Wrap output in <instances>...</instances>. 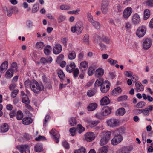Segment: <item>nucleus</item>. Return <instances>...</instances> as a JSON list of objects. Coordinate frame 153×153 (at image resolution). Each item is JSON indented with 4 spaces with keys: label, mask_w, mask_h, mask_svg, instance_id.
<instances>
[{
    "label": "nucleus",
    "mask_w": 153,
    "mask_h": 153,
    "mask_svg": "<svg viewBox=\"0 0 153 153\" xmlns=\"http://www.w3.org/2000/svg\"><path fill=\"white\" fill-rule=\"evenodd\" d=\"M132 12V8L130 7H128L124 10L123 17L125 19H127L131 15Z\"/></svg>",
    "instance_id": "9b49d317"
},
{
    "label": "nucleus",
    "mask_w": 153,
    "mask_h": 153,
    "mask_svg": "<svg viewBox=\"0 0 153 153\" xmlns=\"http://www.w3.org/2000/svg\"><path fill=\"white\" fill-rule=\"evenodd\" d=\"M145 3L149 6L153 7V0H146L145 1Z\"/></svg>",
    "instance_id": "e2e57ef3"
},
{
    "label": "nucleus",
    "mask_w": 153,
    "mask_h": 153,
    "mask_svg": "<svg viewBox=\"0 0 153 153\" xmlns=\"http://www.w3.org/2000/svg\"><path fill=\"white\" fill-rule=\"evenodd\" d=\"M109 2L108 0H102L101 6H108Z\"/></svg>",
    "instance_id": "680f3d73"
},
{
    "label": "nucleus",
    "mask_w": 153,
    "mask_h": 153,
    "mask_svg": "<svg viewBox=\"0 0 153 153\" xmlns=\"http://www.w3.org/2000/svg\"><path fill=\"white\" fill-rule=\"evenodd\" d=\"M86 122L88 123L91 127H94L97 126L99 123V121L97 120H86Z\"/></svg>",
    "instance_id": "a878e982"
},
{
    "label": "nucleus",
    "mask_w": 153,
    "mask_h": 153,
    "mask_svg": "<svg viewBox=\"0 0 153 153\" xmlns=\"http://www.w3.org/2000/svg\"><path fill=\"white\" fill-rule=\"evenodd\" d=\"M123 140V137L121 135L117 134L115 135L111 140L112 144L113 145H116L120 143Z\"/></svg>",
    "instance_id": "423d86ee"
},
{
    "label": "nucleus",
    "mask_w": 153,
    "mask_h": 153,
    "mask_svg": "<svg viewBox=\"0 0 153 153\" xmlns=\"http://www.w3.org/2000/svg\"><path fill=\"white\" fill-rule=\"evenodd\" d=\"M31 90L34 93L39 94L44 90V87L42 83H39L36 81H33L31 84Z\"/></svg>",
    "instance_id": "f257e3e1"
},
{
    "label": "nucleus",
    "mask_w": 153,
    "mask_h": 153,
    "mask_svg": "<svg viewBox=\"0 0 153 153\" xmlns=\"http://www.w3.org/2000/svg\"><path fill=\"white\" fill-rule=\"evenodd\" d=\"M80 11V10L79 9H77L75 10L68 11L67 12V13L68 14H70L77 15L79 14V13Z\"/></svg>",
    "instance_id": "bf43d9fd"
},
{
    "label": "nucleus",
    "mask_w": 153,
    "mask_h": 153,
    "mask_svg": "<svg viewBox=\"0 0 153 153\" xmlns=\"http://www.w3.org/2000/svg\"><path fill=\"white\" fill-rule=\"evenodd\" d=\"M83 41L84 42L88 44H89V36L88 34H86L84 36Z\"/></svg>",
    "instance_id": "5fc2aeb1"
},
{
    "label": "nucleus",
    "mask_w": 153,
    "mask_h": 153,
    "mask_svg": "<svg viewBox=\"0 0 153 153\" xmlns=\"http://www.w3.org/2000/svg\"><path fill=\"white\" fill-rule=\"evenodd\" d=\"M110 100L108 98L105 96L102 98L100 100V104L102 105H107L109 103Z\"/></svg>",
    "instance_id": "5701e85b"
},
{
    "label": "nucleus",
    "mask_w": 153,
    "mask_h": 153,
    "mask_svg": "<svg viewBox=\"0 0 153 153\" xmlns=\"http://www.w3.org/2000/svg\"><path fill=\"white\" fill-rule=\"evenodd\" d=\"M95 137L94 133L93 132H89L86 133L85 135V139L88 142L92 141Z\"/></svg>",
    "instance_id": "f8f14e48"
},
{
    "label": "nucleus",
    "mask_w": 153,
    "mask_h": 153,
    "mask_svg": "<svg viewBox=\"0 0 153 153\" xmlns=\"http://www.w3.org/2000/svg\"><path fill=\"white\" fill-rule=\"evenodd\" d=\"M96 68V66L94 65H92L88 68L87 73L89 76H91L94 74Z\"/></svg>",
    "instance_id": "412c9836"
},
{
    "label": "nucleus",
    "mask_w": 153,
    "mask_h": 153,
    "mask_svg": "<svg viewBox=\"0 0 153 153\" xmlns=\"http://www.w3.org/2000/svg\"><path fill=\"white\" fill-rule=\"evenodd\" d=\"M104 83H105V82H103L102 79H99L96 81L94 86L95 87H97L100 86L101 87Z\"/></svg>",
    "instance_id": "2f4dec72"
},
{
    "label": "nucleus",
    "mask_w": 153,
    "mask_h": 153,
    "mask_svg": "<svg viewBox=\"0 0 153 153\" xmlns=\"http://www.w3.org/2000/svg\"><path fill=\"white\" fill-rule=\"evenodd\" d=\"M127 98L128 97L126 95H124L119 97L117 98V100L118 101H125L127 99Z\"/></svg>",
    "instance_id": "6e6d98bb"
},
{
    "label": "nucleus",
    "mask_w": 153,
    "mask_h": 153,
    "mask_svg": "<svg viewBox=\"0 0 153 153\" xmlns=\"http://www.w3.org/2000/svg\"><path fill=\"white\" fill-rule=\"evenodd\" d=\"M62 50V47L59 44H57L54 46L53 49V52L55 54L59 53Z\"/></svg>",
    "instance_id": "f3484780"
},
{
    "label": "nucleus",
    "mask_w": 153,
    "mask_h": 153,
    "mask_svg": "<svg viewBox=\"0 0 153 153\" xmlns=\"http://www.w3.org/2000/svg\"><path fill=\"white\" fill-rule=\"evenodd\" d=\"M8 64L7 61H5L0 66L1 72H2L3 71L6 70L8 67Z\"/></svg>",
    "instance_id": "7c9ffc66"
},
{
    "label": "nucleus",
    "mask_w": 153,
    "mask_h": 153,
    "mask_svg": "<svg viewBox=\"0 0 153 153\" xmlns=\"http://www.w3.org/2000/svg\"><path fill=\"white\" fill-rule=\"evenodd\" d=\"M66 17L65 15L62 14H60L57 18L58 22V23H60L64 21Z\"/></svg>",
    "instance_id": "79ce46f5"
},
{
    "label": "nucleus",
    "mask_w": 153,
    "mask_h": 153,
    "mask_svg": "<svg viewBox=\"0 0 153 153\" xmlns=\"http://www.w3.org/2000/svg\"><path fill=\"white\" fill-rule=\"evenodd\" d=\"M142 97L144 99H147L149 102H151L153 101V98L152 97L150 96L149 95L146 96L144 93L142 94Z\"/></svg>",
    "instance_id": "ea45409f"
},
{
    "label": "nucleus",
    "mask_w": 153,
    "mask_h": 153,
    "mask_svg": "<svg viewBox=\"0 0 153 153\" xmlns=\"http://www.w3.org/2000/svg\"><path fill=\"white\" fill-rule=\"evenodd\" d=\"M101 134L103 135V137L107 139H108L109 140H110L111 135L110 131H104L102 132Z\"/></svg>",
    "instance_id": "c85d7f7f"
},
{
    "label": "nucleus",
    "mask_w": 153,
    "mask_h": 153,
    "mask_svg": "<svg viewBox=\"0 0 153 153\" xmlns=\"http://www.w3.org/2000/svg\"><path fill=\"white\" fill-rule=\"evenodd\" d=\"M14 71L12 68L9 69L6 72L5 77L7 79L11 78L13 75Z\"/></svg>",
    "instance_id": "4be33fe9"
},
{
    "label": "nucleus",
    "mask_w": 153,
    "mask_h": 153,
    "mask_svg": "<svg viewBox=\"0 0 153 153\" xmlns=\"http://www.w3.org/2000/svg\"><path fill=\"white\" fill-rule=\"evenodd\" d=\"M58 74L59 78L61 79H63L65 77V74L63 71L60 70L58 72Z\"/></svg>",
    "instance_id": "4d7b16f0"
},
{
    "label": "nucleus",
    "mask_w": 153,
    "mask_h": 153,
    "mask_svg": "<svg viewBox=\"0 0 153 153\" xmlns=\"http://www.w3.org/2000/svg\"><path fill=\"white\" fill-rule=\"evenodd\" d=\"M60 8L62 10H70L71 7L69 5L66 4H63L60 6Z\"/></svg>",
    "instance_id": "37998d69"
},
{
    "label": "nucleus",
    "mask_w": 153,
    "mask_h": 153,
    "mask_svg": "<svg viewBox=\"0 0 153 153\" xmlns=\"http://www.w3.org/2000/svg\"><path fill=\"white\" fill-rule=\"evenodd\" d=\"M19 92V90L18 89L15 90H13L11 93V97L13 98L15 97Z\"/></svg>",
    "instance_id": "69168bd1"
},
{
    "label": "nucleus",
    "mask_w": 153,
    "mask_h": 153,
    "mask_svg": "<svg viewBox=\"0 0 153 153\" xmlns=\"http://www.w3.org/2000/svg\"><path fill=\"white\" fill-rule=\"evenodd\" d=\"M91 23L95 29H99L100 28V25L98 22L94 20Z\"/></svg>",
    "instance_id": "c9c22d12"
},
{
    "label": "nucleus",
    "mask_w": 153,
    "mask_h": 153,
    "mask_svg": "<svg viewBox=\"0 0 153 153\" xmlns=\"http://www.w3.org/2000/svg\"><path fill=\"white\" fill-rule=\"evenodd\" d=\"M23 117V114L20 111H18L17 114V118L18 120H21Z\"/></svg>",
    "instance_id": "c03bdc74"
},
{
    "label": "nucleus",
    "mask_w": 153,
    "mask_h": 153,
    "mask_svg": "<svg viewBox=\"0 0 153 153\" xmlns=\"http://www.w3.org/2000/svg\"><path fill=\"white\" fill-rule=\"evenodd\" d=\"M152 45V41L149 38H146L144 39L143 44V48L145 50L149 49Z\"/></svg>",
    "instance_id": "9d476101"
},
{
    "label": "nucleus",
    "mask_w": 153,
    "mask_h": 153,
    "mask_svg": "<svg viewBox=\"0 0 153 153\" xmlns=\"http://www.w3.org/2000/svg\"><path fill=\"white\" fill-rule=\"evenodd\" d=\"M33 22L29 20L27 22V25L29 28H32L33 26Z\"/></svg>",
    "instance_id": "774afa93"
},
{
    "label": "nucleus",
    "mask_w": 153,
    "mask_h": 153,
    "mask_svg": "<svg viewBox=\"0 0 153 153\" xmlns=\"http://www.w3.org/2000/svg\"><path fill=\"white\" fill-rule=\"evenodd\" d=\"M108 9V6H101V10L103 14H106Z\"/></svg>",
    "instance_id": "8fccbe9b"
},
{
    "label": "nucleus",
    "mask_w": 153,
    "mask_h": 153,
    "mask_svg": "<svg viewBox=\"0 0 153 153\" xmlns=\"http://www.w3.org/2000/svg\"><path fill=\"white\" fill-rule=\"evenodd\" d=\"M125 128L124 127H121L118 129L116 131L118 132L119 135L123 134L125 133Z\"/></svg>",
    "instance_id": "13d9d810"
},
{
    "label": "nucleus",
    "mask_w": 153,
    "mask_h": 153,
    "mask_svg": "<svg viewBox=\"0 0 153 153\" xmlns=\"http://www.w3.org/2000/svg\"><path fill=\"white\" fill-rule=\"evenodd\" d=\"M76 65L74 62L71 63L69 65H67L66 67V70L68 72H72L75 68Z\"/></svg>",
    "instance_id": "6ab92c4d"
},
{
    "label": "nucleus",
    "mask_w": 153,
    "mask_h": 153,
    "mask_svg": "<svg viewBox=\"0 0 153 153\" xmlns=\"http://www.w3.org/2000/svg\"><path fill=\"white\" fill-rule=\"evenodd\" d=\"M43 147L42 144L38 143L34 147L35 151L37 152H39L42 150Z\"/></svg>",
    "instance_id": "c756f323"
},
{
    "label": "nucleus",
    "mask_w": 153,
    "mask_h": 153,
    "mask_svg": "<svg viewBox=\"0 0 153 153\" xmlns=\"http://www.w3.org/2000/svg\"><path fill=\"white\" fill-rule=\"evenodd\" d=\"M83 29V25L82 22H78L75 25L71 28V31L73 33H76L77 34H80Z\"/></svg>",
    "instance_id": "f03ea898"
},
{
    "label": "nucleus",
    "mask_w": 153,
    "mask_h": 153,
    "mask_svg": "<svg viewBox=\"0 0 153 153\" xmlns=\"http://www.w3.org/2000/svg\"><path fill=\"white\" fill-rule=\"evenodd\" d=\"M51 47L49 45H47L45 47L44 50V52L45 54L46 55H48L49 54L50 52V51L51 50Z\"/></svg>",
    "instance_id": "a19ab883"
},
{
    "label": "nucleus",
    "mask_w": 153,
    "mask_h": 153,
    "mask_svg": "<svg viewBox=\"0 0 153 153\" xmlns=\"http://www.w3.org/2000/svg\"><path fill=\"white\" fill-rule=\"evenodd\" d=\"M108 81H105V83L101 87L100 90L101 92L103 93L107 92L109 89L110 85Z\"/></svg>",
    "instance_id": "1a4fd4ad"
},
{
    "label": "nucleus",
    "mask_w": 153,
    "mask_h": 153,
    "mask_svg": "<svg viewBox=\"0 0 153 153\" xmlns=\"http://www.w3.org/2000/svg\"><path fill=\"white\" fill-rule=\"evenodd\" d=\"M68 59L71 60L74 59L76 57L75 52L73 50L70 51L68 54Z\"/></svg>",
    "instance_id": "393cba45"
},
{
    "label": "nucleus",
    "mask_w": 153,
    "mask_h": 153,
    "mask_svg": "<svg viewBox=\"0 0 153 153\" xmlns=\"http://www.w3.org/2000/svg\"><path fill=\"white\" fill-rule=\"evenodd\" d=\"M108 149V146H105L100 148L98 150V153H106Z\"/></svg>",
    "instance_id": "e433bc0d"
},
{
    "label": "nucleus",
    "mask_w": 153,
    "mask_h": 153,
    "mask_svg": "<svg viewBox=\"0 0 153 153\" xmlns=\"http://www.w3.org/2000/svg\"><path fill=\"white\" fill-rule=\"evenodd\" d=\"M84 54L83 52H81L78 55L77 57L78 60L79 61H81L84 60Z\"/></svg>",
    "instance_id": "49530a36"
},
{
    "label": "nucleus",
    "mask_w": 153,
    "mask_h": 153,
    "mask_svg": "<svg viewBox=\"0 0 153 153\" xmlns=\"http://www.w3.org/2000/svg\"><path fill=\"white\" fill-rule=\"evenodd\" d=\"M141 22V19L140 16L137 13L133 15L132 17L131 22L135 25H138Z\"/></svg>",
    "instance_id": "0eeeda50"
},
{
    "label": "nucleus",
    "mask_w": 153,
    "mask_h": 153,
    "mask_svg": "<svg viewBox=\"0 0 153 153\" xmlns=\"http://www.w3.org/2000/svg\"><path fill=\"white\" fill-rule=\"evenodd\" d=\"M70 125L72 126H74L76 124V119L73 117L71 118L69 120Z\"/></svg>",
    "instance_id": "09e8293b"
},
{
    "label": "nucleus",
    "mask_w": 153,
    "mask_h": 153,
    "mask_svg": "<svg viewBox=\"0 0 153 153\" xmlns=\"http://www.w3.org/2000/svg\"><path fill=\"white\" fill-rule=\"evenodd\" d=\"M35 47L37 49L42 50L44 47V45L43 42L40 41L36 43Z\"/></svg>",
    "instance_id": "72a5a7b5"
},
{
    "label": "nucleus",
    "mask_w": 153,
    "mask_h": 153,
    "mask_svg": "<svg viewBox=\"0 0 153 153\" xmlns=\"http://www.w3.org/2000/svg\"><path fill=\"white\" fill-rule=\"evenodd\" d=\"M50 133L52 135V137L54 139L56 143H58L59 142V138L60 136L58 132L55 129H52L50 131Z\"/></svg>",
    "instance_id": "6e6552de"
},
{
    "label": "nucleus",
    "mask_w": 153,
    "mask_h": 153,
    "mask_svg": "<svg viewBox=\"0 0 153 153\" xmlns=\"http://www.w3.org/2000/svg\"><path fill=\"white\" fill-rule=\"evenodd\" d=\"M111 109L110 108L106 106L103 107L101 109V114L104 116L108 115L111 112Z\"/></svg>",
    "instance_id": "4468645a"
},
{
    "label": "nucleus",
    "mask_w": 153,
    "mask_h": 153,
    "mask_svg": "<svg viewBox=\"0 0 153 153\" xmlns=\"http://www.w3.org/2000/svg\"><path fill=\"white\" fill-rule=\"evenodd\" d=\"M87 16L88 20L90 22H91L94 20L93 19V17L92 15L90 13H87Z\"/></svg>",
    "instance_id": "0e129e2a"
},
{
    "label": "nucleus",
    "mask_w": 153,
    "mask_h": 153,
    "mask_svg": "<svg viewBox=\"0 0 153 153\" xmlns=\"http://www.w3.org/2000/svg\"><path fill=\"white\" fill-rule=\"evenodd\" d=\"M146 27L145 26H142L139 27L137 30V36L140 38L143 37L146 33Z\"/></svg>",
    "instance_id": "7ed1b4c3"
},
{
    "label": "nucleus",
    "mask_w": 153,
    "mask_h": 153,
    "mask_svg": "<svg viewBox=\"0 0 153 153\" xmlns=\"http://www.w3.org/2000/svg\"><path fill=\"white\" fill-rule=\"evenodd\" d=\"M64 57L63 55L62 54L59 55L57 57L56 61L58 63H59L61 60L63 59Z\"/></svg>",
    "instance_id": "338daca9"
},
{
    "label": "nucleus",
    "mask_w": 153,
    "mask_h": 153,
    "mask_svg": "<svg viewBox=\"0 0 153 153\" xmlns=\"http://www.w3.org/2000/svg\"><path fill=\"white\" fill-rule=\"evenodd\" d=\"M144 15L143 19L144 20H146L148 19L150 16V12L149 10L148 9H145L144 12Z\"/></svg>",
    "instance_id": "f704fd0d"
},
{
    "label": "nucleus",
    "mask_w": 153,
    "mask_h": 153,
    "mask_svg": "<svg viewBox=\"0 0 153 153\" xmlns=\"http://www.w3.org/2000/svg\"><path fill=\"white\" fill-rule=\"evenodd\" d=\"M16 148L21 153H30V147L27 144L18 145Z\"/></svg>",
    "instance_id": "20e7f679"
},
{
    "label": "nucleus",
    "mask_w": 153,
    "mask_h": 153,
    "mask_svg": "<svg viewBox=\"0 0 153 153\" xmlns=\"http://www.w3.org/2000/svg\"><path fill=\"white\" fill-rule=\"evenodd\" d=\"M21 95L22 97V102L25 104L29 103L30 100L27 96L25 94L23 91H21Z\"/></svg>",
    "instance_id": "2eb2a0df"
},
{
    "label": "nucleus",
    "mask_w": 153,
    "mask_h": 153,
    "mask_svg": "<svg viewBox=\"0 0 153 153\" xmlns=\"http://www.w3.org/2000/svg\"><path fill=\"white\" fill-rule=\"evenodd\" d=\"M146 104V103L144 101L139 102L136 105L137 108H142Z\"/></svg>",
    "instance_id": "de8ad7c7"
},
{
    "label": "nucleus",
    "mask_w": 153,
    "mask_h": 153,
    "mask_svg": "<svg viewBox=\"0 0 153 153\" xmlns=\"http://www.w3.org/2000/svg\"><path fill=\"white\" fill-rule=\"evenodd\" d=\"M132 149L131 146L124 147L119 151L120 153H130Z\"/></svg>",
    "instance_id": "dca6fc26"
},
{
    "label": "nucleus",
    "mask_w": 153,
    "mask_h": 153,
    "mask_svg": "<svg viewBox=\"0 0 153 153\" xmlns=\"http://www.w3.org/2000/svg\"><path fill=\"white\" fill-rule=\"evenodd\" d=\"M97 106V104L96 103L90 104L87 107V108L88 111H92L95 110Z\"/></svg>",
    "instance_id": "bb28decb"
},
{
    "label": "nucleus",
    "mask_w": 153,
    "mask_h": 153,
    "mask_svg": "<svg viewBox=\"0 0 153 153\" xmlns=\"http://www.w3.org/2000/svg\"><path fill=\"white\" fill-rule=\"evenodd\" d=\"M104 73V70L102 68H99L96 70L95 75L96 77H100L103 75Z\"/></svg>",
    "instance_id": "b1692460"
},
{
    "label": "nucleus",
    "mask_w": 153,
    "mask_h": 153,
    "mask_svg": "<svg viewBox=\"0 0 153 153\" xmlns=\"http://www.w3.org/2000/svg\"><path fill=\"white\" fill-rule=\"evenodd\" d=\"M122 92V90L120 87H117L114 89L111 92L112 94L114 96H117L120 94Z\"/></svg>",
    "instance_id": "aec40b11"
},
{
    "label": "nucleus",
    "mask_w": 153,
    "mask_h": 153,
    "mask_svg": "<svg viewBox=\"0 0 153 153\" xmlns=\"http://www.w3.org/2000/svg\"><path fill=\"white\" fill-rule=\"evenodd\" d=\"M98 38L100 41L101 40L102 41L107 44H109L110 42V39L108 37H103V38H102L101 39L99 37H98Z\"/></svg>",
    "instance_id": "a18cd8bd"
},
{
    "label": "nucleus",
    "mask_w": 153,
    "mask_h": 153,
    "mask_svg": "<svg viewBox=\"0 0 153 153\" xmlns=\"http://www.w3.org/2000/svg\"><path fill=\"white\" fill-rule=\"evenodd\" d=\"M9 129V127L8 124L3 123L0 127V132L4 133L8 131Z\"/></svg>",
    "instance_id": "a211bd4d"
},
{
    "label": "nucleus",
    "mask_w": 153,
    "mask_h": 153,
    "mask_svg": "<svg viewBox=\"0 0 153 153\" xmlns=\"http://www.w3.org/2000/svg\"><path fill=\"white\" fill-rule=\"evenodd\" d=\"M135 86L136 88L140 91H143L144 90V88L143 85L140 82H136Z\"/></svg>",
    "instance_id": "58836bf2"
},
{
    "label": "nucleus",
    "mask_w": 153,
    "mask_h": 153,
    "mask_svg": "<svg viewBox=\"0 0 153 153\" xmlns=\"http://www.w3.org/2000/svg\"><path fill=\"white\" fill-rule=\"evenodd\" d=\"M126 111L125 109L121 108L118 109L116 112L117 115L118 116L123 115L125 113Z\"/></svg>",
    "instance_id": "473e14b6"
},
{
    "label": "nucleus",
    "mask_w": 153,
    "mask_h": 153,
    "mask_svg": "<svg viewBox=\"0 0 153 153\" xmlns=\"http://www.w3.org/2000/svg\"><path fill=\"white\" fill-rule=\"evenodd\" d=\"M77 129L79 133H81L85 130V128L83 127L81 125L79 124L78 125Z\"/></svg>",
    "instance_id": "3c124183"
},
{
    "label": "nucleus",
    "mask_w": 153,
    "mask_h": 153,
    "mask_svg": "<svg viewBox=\"0 0 153 153\" xmlns=\"http://www.w3.org/2000/svg\"><path fill=\"white\" fill-rule=\"evenodd\" d=\"M85 148L82 147L79 149L75 151L74 153H85Z\"/></svg>",
    "instance_id": "864d4df0"
},
{
    "label": "nucleus",
    "mask_w": 153,
    "mask_h": 153,
    "mask_svg": "<svg viewBox=\"0 0 153 153\" xmlns=\"http://www.w3.org/2000/svg\"><path fill=\"white\" fill-rule=\"evenodd\" d=\"M88 64L86 61H83L80 64L79 69L80 71L85 72L87 70Z\"/></svg>",
    "instance_id": "ddd939ff"
},
{
    "label": "nucleus",
    "mask_w": 153,
    "mask_h": 153,
    "mask_svg": "<svg viewBox=\"0 0 153 153\" xmlns=\"http://www.w3.org/2000/svg\"><path fill=\"white\" fill-rule=\"evenodd\" d=\"M39 8V5L38 4H36L33 6L32 12L33 13H35L37 12Z\"/></svg>",
    "instance_id": "052dcab7"
},
{
    "label": "nucleus",
    "mask_w": 153,
    "mask_h": 153,
    "mask_svg": "<svg viewBox=\"0 0 153 153\" xmlns=\"http://www.w3.org/2000/svg\"><path fill=\"white\" fill-rule=\"evenodd\" d=\"M120 121L119 120L111 118L108 120L107 122V125L110 127L114 128L119 126Z\"/></svg>",
    "instance_id": "39448f33"
},
{
    "label": "nucleus",
    "mask_w": 153,
    "mask_h": 153,
    "mask_svg": "<svg viewBox=\"0 0 153 153\" xmlns=\"http://www.w3.org/2000/svg\"><path fill=\"white\" fill-rule=\"evenodd\" d=\"M33 120L30 117H26L23 118L22 120V122L23 124L25 125H28L32 122Z\"/></svg>",
    "instance_id": "cd10ccee"
},
{
    "label": "nucleus",
    "mask_w": 153,
    "mask_h": 153,
    "mask_svg": "<svg viewBox=\"0 0 153 153\" xmlns=\"http://www.w3.org/2000/svg\"><path fill=\"white\" fill-rule=\"evenodd\" d=\"M142 112L143 114L145 116H148L150 114V112L148 111V109L146 108L143 109Z\"/></svg>",
    "instance_id": "603ef678"
},
{
    "label": "nucleus",
    "mask_w": 153,
    "mask_h": 153,
    "mask_svg": "<svg viewBox=\"0 0 153 153\" xmlns=\"http://www.w3.org/2000/svg\"><path fill=\"white\" fill-rule=\"evenodd\" d=\"M109 141L108 139H107L103 137L100 140V144L101 146L105 145L108 143Z\"/></svg>",
    "instance_id": "4c0bfd02"
}]
</instances>
